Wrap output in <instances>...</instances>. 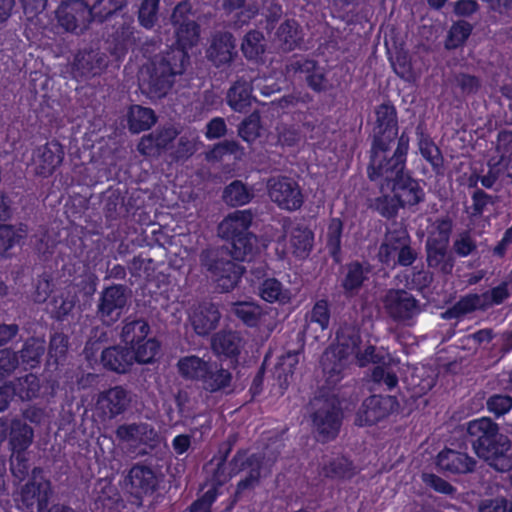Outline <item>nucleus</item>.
I'll return each mask as SVG.
<instances>
[{
  "label": "nucleus",
  "mask_w": 512,
  "mask_h": 512,
  "mask_svg": "<svg viewBox=\"0 0 512 512\" xmlns=\"http://www.w3.org/2000/svg\"><path fill=\"white\" fill-rule=\"evenodd\" d=\"M493 204L494 200L491 195L481 189H476L472 195V205L469 207L471 220L481 217Z\"/></svg>",
  "instance_id": "e2e57ef3"
},
{
  "label": "nucleus",
  "mask_w": 512,
  "mask_h": 512,
  "mask_svg": "<svg viewBox=\"0 0 512 512\" xmlns=\"http://www.w3.org/2000/svg\"><path fill=\"white\" fill-rule=\"evenodd\" d=\"M52 495L51 483L43 476L42 469L34 468L31 478L22 486L20 500L27 508L37 504L38 512H44Z\"/></svg>",
  "instance_id": "ddd939ff"
},
{
  "label": "nucleus",
  "mask_w": 512,
  "mask_h": 512,
  "mask_svg": "<svg viewBox=\"0 0 512 512\" xmlns=\"http://www.w3.org/2000/svg\"><path fill=\"white\" fill-rule=\"evenodd\" d=\"M419 150L422 156L433 166L434 169H440L443 165V157L439 148L431 139L421 134L419 138Z\"/></svg>",
  "instance_id": "052dcab7"
},
{
  "label": "nucleus",
  "mask_w": 512,
  "mask_h": 512,
  "mask_svg": "<svg viewBox=\"0 0 512 512\" xmlns=\"http://www.w3.org/2000/svg\"><path fill=\"white\" fill-rule=\"evenodd\" d=\"M376 127L374 142L371 148L370 163L378 167L380 161H387L393 154L392 147H397L398 122L397 113L393 105L383 103L376 110Z\"/></svg>",
  "instance_id": "39448f33"
},
{
  "label": "nucleus",
  "mask_w": 512,
  "mask_h": 512,
  "mask_svg": "<svg viewBox=\"0 0 512 512\" xmlns=\"http://www.w3.org/2000/svg\"><path fill=\"white\" fill-rule=\"evenodd\" d=\"M479 512H512V504L503 497L488 498L480 501Z\"/></svg>",
  "instance_id": "774afa93"
},
{
  "label": "nucleus",
  "mask_w": 512,
  "mask_h": 512,
  "mask_svg": "<svg viewBox=\"0 0 512 512\" xmlns=\"http://www.w3.org/2000/svg\"><path fill=\"white\" fill-rule=\"evenodd\" d=\"M157 483L158 480L154 471L150 467L141 464H135L125 478V488L136 498L153 493Z\"/></svg>",
  "instance_id": "a211bd4d"
},
{
  "label": "nucleus",
  "mask_w": 512,
  "mask_h": 512,
  "mask_svg": "<svg viewBox=\"0 0 512 512\" xmlns=\"http://www.w3.org/2000/svg\"><path fill=\"white\" fill-rule=\"evenodd\" d=\"M108 66V57L99 50L81 51L74 60L75 76L90 77L101 74Z\"/></svg>",
  "instance_id": "412c9836"
},
{
  "label": "nucleus",
  "mask_w": 512,
  "mask_h": 512,
  "mask_svg": "<svg viewBox=\"0 0 512 512\" xmlns=\"http://www.w3.org/2000/svg\"><path fill=\"white\" fill-rule=\"evenodd\" d=\"M386 314L394 321L411 326L421 313V304L410 292L404 289H388L382 297Z\"/></svg>",
  "instance_id": "6e6552de"
},
{
  "label": "nucleus",
  "mask_w": 512,
  "mask_h": 512,
  "mask_svg": "<svg viewBox=\"0 0 512 512\" xmlns=\"http://www.w3.org/2000/svg\"><path fill=\"white\" fill-rule=\"evenodd\" d=\"M283 448V441L281 439H276L267 444L263 452L255 455L261 458L263 467L267 470V472H270Z\"/></svg>",
  "instance_id": "0e129e2a"
},
{
  "label": "nucleus",
  "mask_w": 512,
  "mask_h": 512,
  "mask_svg": "<svg viewBox=\"0 0 512 512\" xmlns=\"http://www.w3.org/2000/svg\"><path fill=\"white\" fill-rule=\"evenodd\" d=\"M130 298L129 290L121 284L106 287L99 294L95 315L104 325L116 323L124 313Z\"/></svg>",
  "instance_id": "1a4fd4ad"
},
{
  "label": "nucleus",
  "mask_w": 512,
  "mask_h": 512,
  "mask_svg": "<svg viewBox=\"0 0 512 512\" xmlns=\"http://www.w3.org/2000/svg\"><path fill=\"white\" fill-rule=\"evenodd\" d=\"M160 0H142L138 7V21L146 29H151L158 21Z\"/></svg>",
  "instance_id": "864d4df0"
},
{
  "label": "nucleus",
  "mask_w": 512,
  "mask_h": 512,
  "mask_svg": "<svg viewBox=\"0 0 512 512\" xmlns=\"http://www.w3.org/2000/svg\"><path fill=\"white\" fill-rule=\"evenodd\" d=\"M129 402L128 392L121 386H115L101 392L96 405L104 417L112 419L123 413L127 409Z\"/></svg>",
  "instance_id": "aec40b11"
},
{
  "label": "nucleus",
  "mask_w": 512,
  "mask_h": 512,
  "mask_svg": "<svg viewBox=\"0 0 512 512\" xmlns=\"http://www.w3.org/2000/svg\"><path fill=\"white\" fill-rule=\"evenodd\" d=\"M302 31L294 19H287L279 25L274 37V43L284 52H290L299 46Z\"/></svg>",
  "instance_id": "c85d7f7f"
},
{
  "label": "nucleus",
  "mask_w": 512,
  "mask_h": 512,
  "mask_svg": "<svg viewBox=\"0 0 512 512\" xmlns=\"http://www.w3.org/2000/svg\"><path fill=\"white\" fill-rule=\"evenodd\" d=\"M78 302L77 289L74 286H69L62 295L55 300V313L58 318H63L69 315L75 308Z\"/></svg>",
  "instance_id": "680f3d73"
},
{
  "label": "nucleus",
  "mask_w": 512,
  "mask_h": 512,
  "mask_svg": "<svg viewBox=\"0 0 512 512\" xmlns=\"http://www.w3.org/2000/svg\"><path fill=\"white\" fill-rule=\"evenodd\" d=\"M12 397L21 401H32L40 396L41 381L36 374L28 373L7 381Z\"/></svg>",
  "instance_id": "a878e982"
},
{
  "label": "nucleus",
  "mask_w": 512,
  "mask_h": 512,
  "mask_svg": "<svg viewBox=\"0 0 512 512\" xmlns=\"http://www.w3.org/2000/svg\"><path fill=\"white\" fill-rule=\"evenodd\" d=\"M260 297L269 303H287L291 299V293L284 288L282 283L275 278L265 279L259 286Z\"/></svg>",
  "instance_id": "58836bf2"
},
{
  "label": "nucleus",
  "mask_w": 512,
  "mask_h": 512,
  "mask_svg": "<svg viewBox=\"0 0 512 512\" xmlns=\"http://www.w3.org/2000/svg\"><path fill=\"white\" fill-rule=\"evenodd\" d=\"M437 465L443 471L453 474H465L474 470L476 461L467 453L445 449L437 456Z\"/></svg>",
  "instance_id": "b1692460"
},
{
  "label": "nucleus",
  "mask_w": 512,
  "mask_h": 512,
  "mask_svg": "<svg viewBox=\"0 0 512 512\" xmlns=\"http://www.w3.org/2000/svg\"><path fill=\"white\" fill-rule=\"evenodd\" d=\"M189 64V55L183 49H170L154 56L140 70L139 85L142 92L151 99L165 97L175 77L182 75Z\"/></svg>",
  "instance_id": "7ed1b4c3"
},
{
  "label": "nucleus",
  "mask_w": 512,
  "mask_h": 512,
  "mask_svg": "<svg viewBox=\"0 0 512 512\" xmlns=\"http://www.w3.org/2000/svg\"><path fill=\"white\" fill-rule=\"evenodd\" d=\"M57 19L66 31L80 33L93 19L90 6L84 0H67L57 10Z\"/></svg>",
  "instance_id": "9b49d317"
},
{
  "label": "nucleus",
  "mask_w": 512,
  "mask_h": 512,
  "mask_svg": "<svg viewBox=\"0 0 512 512\" xmlns=\"http://www.w3.org/2000/svg\"><path fill=\"white\" fill-rule=\"evenodd\" d=\"M230 465L231 474L247 471L246 477L253 476L258 482H260L262 473L267 472L262 465L261 458L256 455H248L246 451H238L231 460Z\"/></svg>",
  "instance_id": "2f4dec72"
},
{
  "label": "nucleus",
  "mask_w": 512,
  "mask_h": 512,
  "mask_svg": "<svg viewBox=\"0 0 512 512\" xmlns=\"http://www.w3.org/2000/svg\"><path fill=\"white\" fill-rule=\"evenodd\" d=\"M409 148V137L402 133L397 147L387 161H380L378 167L369 163L368 176L372 181H377L383 193L393 192L394 198L401 206L418 204L423 198V191L418 183L405 171L406 155Z\"/></svg>",
  "instance_id": "f257e3e1"
},
{
  "label": "nucleus",
  "mask_w": 512,
  "mask_h": 512,
  "mask_svg": "<svg viewBox=\"0 0 512 512\" xmlns=\"http://www.w3.org/2000/svg\"><path fill=\"white\" fill-rule=\"evenodd\" d=\"M370 266L360 262H351L345 266V275L342 280V287L348 296L355 295L364 281L368 278Z\"/></svg>",
  "instance_id": "72a5a7b5"
},
{
  "label": "nucleus",
  "mask_w": 512,
  "mask_h": 512,
  "mask_svg": "<svg viewBox=\"0 0 512 512\" xmlns=\"http://www.w3.org/2000/svg\"><path fill=\"white\" fill-rule=\"evenodd\" d=\"M175 33L179 47L174 49L186 51V48L196 45L199 41V26L195 21L185 22V24L175 27Z\"/></svg>",
  "instance_id": "3c124183"
},
{
  "label": "nucleus",
  "mask_w": 512,
  "mask_h": 512,
  "mask_svg": "<svg viewBox=\"0 0 512 512\" xmlns=\"http://www.w3.org/2000/svg\"><path fill=\"white\" fill-rule=\"evenodd\" d=\"M64 152L62 146L55 141L35 149L32 157V168L35 174L47 177L61 164Z\"/></svg>",
  "instance_id": "dca6fc26"
},
{
  "label": "nucleus",
  "mask_w": 512,
  "mask_h": 512,
  "mask_svg": "<svg viewBox=\"0 0 512 512\" xmlns=\"http://www.w3.org/2000/svg\"><path fill=\"white\" fill-rule=\"evenodd\" d=\"M426 254L428 266L444 274L451 273L454 262L448 253V244L439 243L434 238L426 241Z\"/></svg>",
  "instance_id": "bb28decb"
},
{
  "label": "nucleus",
  "mask_w": 512,
  "mask_h": 512,
  "mask_svg": "<svg viewBox=\"0 0 512 512\" xmlns=\"http://www.w3.org/2000/svg\"><path fill=\"white\" fill-rule=\"evenodd\" d=\"M201 381L205 390L216 392L230 386L232 375L228 370L209 363L208 372L205 373Z\"/></svg>",
  "instance_id": "ea45409f"
},
{
  "label": "nucleus",
  "mask_w": 512,
  "mask_h": 512,
  "mask_svg": "<svg viewBox=\"0 0 512 512\" xmlns=\"http://www.w3.org/2000/svg\"><path fill=\"white\" fill-rule=\"evenodd\" d=\"M472 32V25L467 21H458L455 22L449 32L445 42V47L447 49H455L468 39Z\"/></svg>",
  "instance_id": "5fc2aeb1"
},
{
  "label": "nucleus",
  "mask_w": 512,
  "mask_h": 512,
  "mask_svg": "<svg viewBox=\"0 0 512 512\" xmlns=\"http://www.w3.org/2000/svg\"><path fill=\"white\" fill-rule=\"evenodd\" d=\"M226 154H234L236 157H241L244 152L239 143L233 140H225L218 143L210 151L208 157L213 160H219Z\"/></svg>",
  "instance_id": "338daca9"
},
{
  "label": "nucleus",
  "mask_w": 512,
  "mask_h": 512,
  "mask_svg": "<svg viewBox=\"0 0 512 512\" xmlns=\"http://www.w3.org/2000/svg\"><path fill=\"white\" fill-rule=\"evenodd\" d=\"M150 331L148 323L144 319L126 318L123 322L120 334L121 340L130 347L140 343L147 338Z\"/></svg>",
  "instance_id": "c9c22d12"
},
{
  "label": "nucleus",
  "mask_w": 512,
  "mask_h": 512,
  "mask_svg": "<svg viewBox=\"0 0 512 512\" xmlns=\"http://www.w3.org/2000/svg\"><path fill=\"white\" fill-rule=\"evenodd\" d=\"M336 339V345L326 351L322 358L323 371L331 384L340 380L344 368L353 361L360 367L385 363L384 351L369 343L362 345L359 330L355 326L340 327Z\"/></svg>",
  "instance_id": "f03ea898"
},
{
  "label": "nucleus",
  "mask_w": 512,
  "mask_h": 512,
  "mask_svg": "<svg viewBox=\"0 0 512 512\" xmlns=\"http://www.w3.org/2000/svg\"><path fill=\"white\" fill-rule=\"evenodd\" d=\"M468 434L473 437L475 453L495 470L506 472L512 469V445L509 438L499 433V428L490 418H480L468 423Z\"/></svg>",
  "instance_id": "20e7f679"
},
{
  "label": "nucleus",
  "mask_w": 512,
  "mask_h": 512,
  "mask_svg": "<svg viewBox=\"0 0 512 512\" xmlns=\"http://www.w3.org/2000/svg\"><path fill=\"white\" fill-rule=\"evenodd\" d=\"M343 230V223L338 218H333L327 230V248L329 253L335 260H338V254L341 249V235Z\"/></svg>",
  "instance_id": "bf43d9fd"
},
{
  "label": "nucleus",
  "mask_w": 512,
  "mask_h": 512,
  "mask_svg": "<svg viewBox=\"0 0 512 512\" xmlns=\"http://www.w3.org/2000/svg\"><path fill=\"white\" fill-rule=\"evenodd\" d=\"M202 263L221 292L233 290L243 274L240 265L224 257H210L206 254L202 256Z\"/></svg>",
  "instance_id": "9d476101"
},
{
  "label": "nucleus",
  "mask_w": 512,
  "mask_h": 512,
  "mask_svg": "<svg viewBox=\"0 0 512 512\" xmlns=\"http://www.w3.org/2000/svg\"><path fill=\"white\" fill-rule=\"evenodd\" d=\"M265 47L264 35L258 30L246 33L241 43V51L248 60L259 59L264 54Z\"/></svg>",
  "instance_id": "a19ab883"
},
{
  "label": "nucleus",
  "mask_w": 512,
  "mask_h": 512,
  "mask_svg": "<svg viewBox=\"0 0 512 512\" xmlns=\"http://www.w3.org/2000/svg\"><path fill=\"white\" fill-rule=\"evenodd\" d=\"M236 41L230 32H217L206 50L207 59L217 68L230 65L237 55Z\"/></svg>",
  "instance_id": "2eb2a0df"
},
{
  "label": "nucleus",
  "mask_w": 512,
  "mask_h": 512,
  "mask_svg": "<svg viewBox=\"0 0 512 512\" xmlns=\"http://www.w3.org/2000/svg\"><path fill=\"white\" fill-rule=\"evenodd\" d=\"M392 396L372 395L365 399L357 411L355 424L370 426L386 418L396 407Z\"/></svg>",
  "instance_id": "4468645a"
},
{
  "label": "nucleus",
  "mask_w": 512,
  "mask_h": 512,
  "mask_svg": "<svg viewBox=\"0 0 512 512\" xmlns=\"http://www.w3.org/2000/svg\"><path fill=\"white\" fill-rule=\"evenodd\" d=\"M254 78L241 77L229 88L226 96L229 107L238 113H246L252 106L255 98L252 96Z\"/></svg>",
  "instance_id": "4be33fe9"
},
{
  "label": "nucleus",
  "mask_w": 512,
  "mask_h": 512,
  "mask_svg": "<svg viewBox=\"0 0 512 512\" xmlns=\"http://www.w3.org/2000/svg\"><path fill=\"white\" fill-rule=\"evenodd\" d=\"M288 74L299 75L305 78L308 86L314 91L327 90L330 85L325 77L324 69L319 67L315 61L300 59L291 61L286 67Z\"/></svg>",
  "instance_id": "6ab92c4d"
},
{
  "label": "nucleus",
  "mask_w": 512,
  "mask_h": 512,
  "mask_svg": "<svg viewBox=\"0 0 512 512\" xmlns=\"http://www.w3.org/2000/svg\"><path fill=\"white\" fill-rule=\"evenodd\" d=\"M221 313L218 306L211 302H204L190 310L189 322L199 336H207L215 330L220 322Z\"/></svg>",
  "instance_id": "f3484780"
},
{
  "label": "nucleus",
  "mask_w": 512,
  "mask_h": 512,
  "mask_svg": "<svg viewBox=\"0 0 512 512\" xmlns=\"http://www.w3.org/2000/svg\"><path fill=\"white\" fill-rule=\"evenodd\" d=\"M229 241L230 246L227 247V251L238 261H245L251 258L258 249L257 237L250 232Z\"/></svg>",
  "instance_id": "f704fd0d"
},
{
  "label": "nucleus",
  "mask_w": 512,
  "mask_h": 512,
  "mask_svg": "<svg viewBox=\"0 0 512 512\" xmlns=\"http://www.w3.org/2000/svg\"><path fill=\"white\" fill-rule=\"evenodd\" d=\"M116 437L131 445H152L158 440V433L147 423L122 424L116 429Z\"/></svg>",
  "instance_id": "5701e85b"
},
{
  "label": "nucleus",
  "mask_w": 512,
  "mask_h": 512,
  "mask_svg": "<svg viewBox=\"0 0 512 512\" xmlns=\"http://www.w3.org/2000/svg\"><path fill=\"white\" fill-rule=\"evenodd\" d=\"M252 219L253 215L248 210H238L230 213L219 224L218 234L226 240L247 234Z\"/></svg>",
  "instance_id": "393cba45"
},
{
  "label": "nucleus",
  "mask_w": 512,
  "mask_h": 512,
  "mask_svg": "<svg viewBox=\"0 0 512 512\" xmlns=\"http://www.w3.org/2000/svg\"><path fill=\"white\" fill-rule=\"evenodd\" d=\"M134 29L131 19L124 20L118 25L112 35L113 41L115 42V53L122 54L129 46L134 44Z\"/></svg>",
  "instance_id": "09e8293b"
},
{
  "label": "nucleus",
  "mask_w": 512,
  "mask_h": 512,
  "mask_svg": "<svg viewBox=\"0 0 512 512\" xmlns=\"http://www.w3.org/2000/svg\"><path fill=\"white\" fill-rule=\"evenodd\" d=\"M156 122V116L151 108L134 105L128 113L129 129L133 133H140L150 129Z\"/></svg>",
  "instance_id": "4c0bfd02"
},
{
  "label": "nucleus",
  "mask_w": 512,
  "mask_h": 512,
  "mask_svg": "<svg viewBox=\"0 0 512 512\" xmlns=\"http://www.w3.org/2000/svg\"><path fill=\"white\" fill-rule=\"evenodd\" d=\"M126 4L127 0H97L90 9L93 19L102 22L121 10Z\"/></svg>",
  "instance_id": "6e6d98bb"
},
{
  "label": "nucleus",
  "mask_w": 512,
  "mask_h": 512,
  "mask_svg": "<svg viewBox=\"0 0 512 512\" xmlns=\"http://www.w3.org/2000/svg\"><path fill=\"white\" fill-rule=\"evenodd\" d=\"M34 431L24 420L13 418L9 424V445L12 451H26L32 444Z\"/></svg>",
  "instance_id": "473e14b6"
},
{
  "label": "nucleus",
  "mask_w": 512,
  "mask_h": 512,
  "mask_svg": "<svg viewBox=\"0 0 512 512\" xmlns=\"http://www.w3.org/2000/svg\"><path fill=\"white\" fill-rule=\"evenodd\" d=\"M19 366L18 353L9 349H0V378L10 376Z\"/></svg>",
  "instance_id": "69168bd1"
},
{
  "label": "nucleus",
  "mask_w": 512,
  "mask_h": 512,
  "mask_svg": "<svg viewBox=\"0 0 512 512\" xmlns=\"http://www.w3.org/2000/svg\"><path fill=\"white\" fill-rule=\"evenodd\" d=\"M481 294H469L461 298L444 314L446 318H458L475 310H486Z\"/></svg>",
  "instance_id": "37998d69"
},
{
  "label": "nucleus",
  "mask_w": 512,
  "mask_h": 512,
  "mask_svg": "<svg viewBox=\"0 0 512 512\" xmlns=\"http://www.w3.org/2000/svg\"><path fill=\"white\" fill-rule=\"evenodd\" d=\"M496 151L499 154L500 161L504 163L505 169H512V132L501 131L498 134ZM512 177V171L508 172Z\"/></svg>",
  "instance_id": "13d9d810"
},
{
  "label": "nucleus",
  "mask_w": 512,
  "mask_h": 512,
  "mask_svg": "<svg viewBox=\"0 0 512 512\" xmlns=\"http://www.w3.org/2000/svg\"><path fill=\"white\" fill-rule=\"evenodd\" d=\"M252 197L250 191L241 181H233L228 185L223 193L225 202L231 206H241L247 204Z\"/></svg>",
  "instance_id": "603ef678"
},
{
  "label": "nucleus",
  "mask_w": 512,
  "mask_h": 512,
  "mask_svg": "<svg viewBox=\"0 0 512 512\" xmlns=\"http://www.w3.org/2000/svg\"><path fill=\"white\" fill-rule=\"evenodd\" d=\"M46 350L45 341L38 338L28 339L23 348L20 350V358L22 363L30 368L36 367Z\"/></svg>",
  "instance_id": "c03bdc74"
},
{
  "label": "nucleus",
  "mask_w": 512,
  "mask_h": 512,
  "mask_svg": "<svg viewBox=\"0 0 512 512\" xmlns=\"http://www.w3.org/2000/svg\"><path fill=\"white\" fill-rule=\"evenodd\" d=\"M101 361L105 368L117 373L127 372L133 364L130 349L121 346H112L103 350Z\"/></svg>",
  "instance_id": "c756f323"
},
{
  "label": "nucleus",
  "mask_w": 512,
  "mask_h": 512,
  "mask_svg": "<svg viewBox=\"0 0 512 512\" xmlns=\"http://www.w3.org/2000/svg\"><path fill=\"white\" fill-rule=\"evenodd\" d=\"M321 473L331 478H350L355 474V467L347 458L338 457L325 463Z\"/></svg>",
  "instance_id": "8fccbe9b"
},
{
  "label": "nucleus",
  "mask_w": 512,
  "mask_h": 512,
  "mask_svg": "<svg viewBox=\"0 0 512 512\" xmlns=\"http://www.w3.org/2000/svg\"><path fill=\"white\" fill-rule=\"evenodd\" d=\"M231 312L250 327L256 326L263 315L262 308L250 301L232 303Z\"/></svg>",
  "instance_id": "79ce46f5"
},
{
  "label": "nucleus",
  "mask_w": 512,
  "mask_h": 512,
  "mask_svg": "<svg viewBox=\"0 0 512 512\" xmlns=\"http://www.w3.org/2000/svg\"><path fill=\"white\" fill-rule=\"evenodd\" d=\"M211 347L217 355L236 357L240 354L243 342L237 332L220 331L212 337Z\"/></svg>",
  "instance_id": "7c9ffc66"
},
{
  "label": "nucleus",
  "mask_w": 512,
  "mask_h": 512,
  "mask_svg": "<svg viewBox=\"0 0 512 512\" xmlns=\"http://www.w3.org/2000/svg\"><path fill=\"white\" fill-rule=\"evenodd\" d=\"M267 188L270 199L282 209L293 211L303 204L301 189L291 178L272 177L268 180Z\"/></svg>",
  "instance_id": "f8f14e48"
},
{
  "label": "nucleus",
  "mask_w": 512,
  "mask_h": 512,
  "mask_svg": "<svg viewBox=\"0 0 512 512\" xmlns=\"http://www.w3.org/2000/svg\"><path fill=\"white\" fill-rule=\"evenodd\" d=\"M310 406L312 410L310 414L312 430L316 439L320 442L335 439L342 422V412L338 399L334 396L315 397Z\"/></svg>",
  "instance_id": "423d86ee"
},
{
  "label": "nucleus",
  "mask_w": 512,
  "mask_h": 512,
  "mask_svg": "<svg viewBox=\"0 0 512 512\" xmlns=\"http://www.w3.org/2000/svg\"><path fill=\"white\" fill-rule=\"evenodd\" d=\"M209 362L195 356H185L178 360L177 368L179 374L189 380H202L205 373L208 372Z\"/></svg>",
  "instance_id": "e433bc0d"
},
{
  "label": "nucleus",
  "mask_w": 512,
  "mask_h": 512,
  "mask_svg": "<svg viewBox=\"0 0 512 512\" xmlns=\"http://www.w3.org/2000/svg\"><path fill=\"white\" fill-rule=\"evenodd\" d=\"M132 362L147 364L154 360L159 350V343L153 338H145L144 341L134 344L130 347Z\"/></svg>",
  "instance_id": "de8ad7c7"
},
{
  "label": "nucleus",
  "mask_w": 512,
  "mask_h": 512,
  "mask_svg": "<svg viewBox=\"0 0 512 512\" xmlns=\"http://www.w3.org/2000/svg\"><path fill=\"white\" fill-rule=\"evenodd\" d=\"M260 131V114L258 112L251 113L238 127V135L248 143H252L260 137Z\"/></svg>",
  "instance_id": "4d7b16f0"
},
{
  "label": "nucleus",
  "mask_w": 512,
  "mask_h": 512,
  "mask_svg": "<svg viewBox=\"0 0 512 512\" xmlns=\"http://www.w3.org/2000/svg\"><path fill=\"white\" fill-rule=\"evenodd\" d=\"M313 233L302 227L293 229L290 237V246L293 254L298 257H305L312 249Z\"/></svg>",
  "instance_id": "49530a36"
},
{
  "label": "nucleus",
  "mask_w": 512,
  "mask_h": 512,
  "mask_svg": "<svg viewBox=\"0 0 512 512\" xmlns=\"http://www.w3.org/2000/svg\"><path fill=\"white\" fill-rule=\"evenodd\" d=\"M417 258V252L410 245V236L405 228L393 225L388 228L378 250L381 263L391 266H410Z\"/></svg>",
  "instance_id": "0eeeda50"
},
{
  "label": "nucleus",
  "mask_w": 512,
  "mask_h": 512,
  "mask_svg": "<svg viewBox=\"0 0 512 512\" xmlns=\"http://www.w3.org/2000/svg\"><path fill=\"white\" fill-rule=\"evenodd\" d=\"M221 6L226 14L235 13V25L237 26L246 24L257 13L254 7L245 6V0H222Z\"/></svg>",
  "instance_id": "a18cd8bd"
},
{
  "label": "nucleus",
  "mask_w": 512,
  "mask_h": 512,
  "mask_svg": "<svg viewBox=\"0 0 512 512\" xmlns=\"http://www.w3.org/2000/svg\"><path fill=\"white\" fill-rule=\"evenodd\" d=\"M329 322V305L327 301L319 300L315 303L312 310L306 315L304 333L318 339L320 337L319 333L324 332L328 328Z\"/></svg>",
  "instance_id": "cd10ccee"
}]
</instances>
